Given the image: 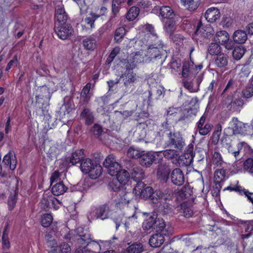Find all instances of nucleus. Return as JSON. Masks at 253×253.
Segmentation results:
<instances>
[{
	"label": "nucleus",
	"mask_w": 253,
	"mask_h": 253,
	"mask_svg": "<svg viewBox=\"0 0 253 253\" xmlns=\"http://www.w3.org/2000/svg\"><path fill=\"white\" fill-rule=\"evenodd\" d=\"M145 30L150 33L149 38L152 40V39H157V35L155 32L153 26L150 24L145 25Z\"/></svg>",
	"instance_id": "obj_63"
},
{
	"label": "nucleus",
	"mask_w": 253,
	"mask_h": 253,
	"mask_svg": "<svg viewBox=\"0 0 253 253\" xmlns=\"http://www.w3.org/2000/svg\"><path fill=\"white\" fill-rule=\"evenodd\" d=\"M202 68V64L195 65L191 59L186 61L183 63L182 66V77L184 78L192 77L197 75Z\"/></svg>",
	"instance_id": "obj_8"
},
{
	"label": "nucleus",
	"mask_w": 253,
	"mask_h": 253,
	"mask_svg": "<svg viewBox=\"0 0 253 253\" xmlns=\"http://www.w3.org/2000/svg\"><path fill=\"white\" fill-rule=\"evenodd\" d=\"M172 193L170 189H167L163 192L160 190H156L153 191V196L151 197V200L153 203L158 204L159 203L161 204L163 201L167 200Z\"/></svg>",
	"instance_id": "obj_16"
},
{
	"label": "nucleus",
	"mask_w": 253,
	"mask_h": 253,
	"mask_svg": "<svg viewBox=\"0 0 253 253\" xmlns=\"http://www.w3.org/2000/svg\"><path fill=\"white\" fill-rule=\"evenodd\" d=\"M2 247L4 250H8L10 248L8 234L6 228H5L3 231V234L2 236Z\"/></svg>",
	"instance_id": "obj_48"
},
{
	"label": "nucleus",
	"mask_w": 253,
	"mask_h": 253,
	"mask_svg": "<svg viewBox=\"0 0 253 253\" xmlns=\"http://www.w3.org/2000/svg\"><path fill=\"white\" fill-rule=\"evenodd\" d=\"M155 160V155L151 152L142 154L139 158V162L141 166L149 167Z\"/></svg>",
	"instance_id": "obj_24"
},
{
	"label": "nucleus",
	"mask_w": 253,
	"mask_h": 253,
	"mask_svg": "<svg viewBox=\"0 0 253 253\" xmlns=\"http://www.w3.org/2000/svg\"><path fill=\"white\" fill-rule=\"evenodd\" d=\"M18 196V191L15 190L14 194L12 195L10 194L8 200V205L10 210H12L15 207L17 202Z\"/></svg>",
	"instance_id": "obj_47"
},
{
	"label": "nucleus",
	"mask_w": 253,
	"mask_h": 253,
	"mask_svg": "<svg viewBox=\"0 0 253 253\" xmlns=\"http://www.w3.org/2000/svg\"><path fill=\"white\" fill-rule=\"evenodd\" d=\"M141 155L139 150L135 149L133 147L129 148L127 152V156L131 158H140Z\"/></svg>",
	"instance_id": "obj_51"
},
{
	"label": "nucleus",
	"mask_w": 253,
	"mask_h": 253,
	"mask_svg": "<svg viewBox=\"0 0 253 253\" xmlns=\"http://www.w3.org/2000/svg\"><path fill=\"white\" fill-rule=\"evenodd\" d=\"M160 15L164 19L173 18L174 14L171 8L169 6H163L160 9Z\"/></svg>",
	"instance_id": "obj_32"
},
{
	"label": "nucleus",
	"mask_w": 253,
	"mask_h": 253,
	"mask_svg": "<svg viewBox=\"0 0 253 253\" xmlns=\"http://www.w3.org/2000/svg\"><path fill=\"white\" fill-rule=\"evenodd\" d=\"M117 179L122 184H126L129 179L130 175L129 173L125 169L120 170L118 174H116Z\"/></svg>",
	"instance_id": "obj_36"
},
{
	"label": "nucleus",
	"mask_w": 253,
	"mask_h": 253,
	"mask_svg": "<svg viewBox=\"0 0 253 253\" xmlns=\"http://www.w3.org/2000/svg\"><path fill=\"white\" fill-rule=\"evenodd\" d=\"M221 51L220 45L216 42L211 43L208 48V52L211 55H219Z\"/></svg>",
	"instance_id": "obj_43"
},
{
	"label": "nucleus",
	"mask_w": 253,
	"mask_h": 253,
	"mask_svg": "<svg viewBox=\"0 0 253 253\" xmlns=\"http://www.w3.org/2000/svg\"><path fill=\"white\" fill-rule=\"evenodd\" d=\"M51 96L49 88L42 86L38 88L36 92V102L42 105L48 103Z\"/></svg>",
	"instance_id": "obj_13"
},
{
	"label": "nucleus",
	"mask_w": 253,
	"mask_h": 253,
	"mask_svg": "<svg viewBox=\"0 0 253 253\" xmlns=\"http://www.w3.org/2000/svg\"><path fill=\"white\" fill-rule=\"evenodd\" d=\"M159 208L161 210L163 211V212L165 214L171 212L172 210L171 205L166 202L163 203V204H160Z\"/></svg>",
	"instance_id": "obj_62"
},
{
	"label": "nucleus",
	"mask_w": 253,
	"mask_h": 253,
	"mask_svg": "<svg viewBox=\"0 0 253 253\" xmlns=\"http://www.w3.org/2000/svg\"><path fill=\"white\" fill-rule=\"evenodd\" d=\"M227 63L228 56L225 54H219L214 58V64L219 68L225 67Z\"/></svg>",
	"instance_id": "obj_35"
},
{
	"label": "nucleus",
	"mask_w": 253,
	"mask_h": 253,
	"mask_svg": "<svg viewBox=\"0 0 253 253\" xmlns=\"http://www.w3.org/2000/svg\"><path fill=\"white\" fill-rule=\"evenodd\" d=\"M212 163L217 167L221 166L223 163L220 154L217 152H214L212 155Z\"/></svg>",
	"instance_id": "obj_50"
},
{
	"label": "nucleus",
	"mask_w": 253,
	"mask_h": 253,
	"mask_svg": "<svg viewBox=\"0 0 253 253\" xmlns=\"http://www.w3.org/2000/svg\"><path fill=\"white\" fill-rule=\"evenodd\" d=\"M132 178L135 181L140 180L144 177L143 169L139 167H134L131 170Z\"/></svg>",
	"instance_id": "obj_34"
},
{
	"label": "nucleus",
	"mask_w": 253,
	"mask_h": 253,
	"mask_svg": "<svg viewBox=\"0 0 253 253\" xmlns=\"http://www.w3.org/2000/svg\"><path fill=\"white\" fill-rule=\"evenodd\" d=\"M153 191L152 187L145 185L139 196L143 199H151V197L153 196Z\"/></svg>",
	"instance_id": "obj_46"
},
{
	"label": "nucleus",
	"mask_w": 253,
	"mask_h": 253,
	"mask_svg": "<svg viewBox=\"0 0 253 253\" xmlns=\"http://www.w3.org/2000/svg\"><path fill=\"white\" fill-rule=\"evenodd\" d=\"M220 16L219 10L217 8L211 7L206 11L205 17L206 20L211 23L215 22Z\"/></svg>",
	"instance_id": "obj_25"
},
{
	"label": "nucleus",
	"mask_w": 253,
	"mask_h": 253,
	"mask_svg": "<svg viewBox=\"0 0 253 253\" xmlns=\"http://www.w3.org/2000/svg\"><path fill=\"white\" fill-rule=\"evenodd\" d=\"M229 36L225 31L217 32L214 37V41L221 44H224L229 42Z\"/></svg>",
	"instance_id": "obj_27"
},
{
	"label": "nucleus",
	"mask_w": 253,
	"mask_h": 253,
	"mask_svg": "<svg viewBox=\"0 0 253 253\" xmlns=\"http://www.w3.org/2000/svg\"><path fill=\"white\" fill-rule=\"evenodd\" d=\"M230 125L232 126V134H247L248 129L250 128L248 124L240 121L236 117L232 118Z\"/></svg>",
	"instance_id": "obj_11"
},
{
	"label": "nucleus",
	"mask_w": 253,
	"mask_h": 253,
	"mask_svg": "<svg viewBox=\"0 0 253 253\" xmlns=\"http://www.w3.org/2000/svg\"><path fill=\"white\" fill-rule=\"evenodd\" d=\"M121 184L118 180L112 181L109 183L108 187L111 190L118 192L117 194H119L120 191L124 189L121 188Z\"/></svg>",
	"instance_id": "obj_53"
},
{
	"label": "nucleus",
	"mask_w": 253,
	"mask_h": 253,
	"mask_svg": "<svg viewBox=\"0 0 253 253\" xmlns=\"http://www.w3.org/2000/svg\"><path fill=\"white\" fill-rule=\"evenodd\" d=\"M80 115L82 118L85 120L87 125H90L94 122V117L90 109L84 108Z\"/></svg>",
	"instance_id": "obj_31"
},
{
	"label": "nucleus",
	"mask_w": 253,
	"mask_h": 253,
	"mask_svg": "<svg viewBox=\"0 0 253 253\" xmlns=\"http://www.w3.org/2000/svg\"><path fill=\"white\" fill-rule=\"evenodd\" d=\"M245 103L244 100L240 98H233V95H228L223 100V105L229 111L231 112H236L239 113Z\"/></svg>",
	"instance_id": "obj_7"
},
{
	"label": "nucleus",
	"mask_w": 253,
	"mask_h": 253,
	"mask_svg": "<svg viewBox=\"0 0 253 253\" xmlns=\"http://www.w3.org/2000/svg\"><path fill=\"white\" fill-rule=\"evenodd\" d=\"M103 166L107 169L108 173L111 176H116L122 169L121 165L116 162L113 155H110L105 159Z\"/></svg>",
	"instance_id": "obj_9"
},
{
	"label": "nucleus",
	"mask_w": 253,
	"mask_h": 253,
	"mask_svg": "<svg viewBox=\"0 0 253 253\" xmlns=\"http://www.w3.org/2000/svg\"><path fill=\"white\" fill-rule=\"evenodd\" d=\"M110 211L109 204L105 203L98 207L91 208L87 213V218L89 221L94 219L105 220L109 217Z\"/></svg>",
	"instance_id": "obj_6"
},
{
	"label": "nucleus",
	"mask_w": 253,
	"mask_h": 253,
	"mask_svg": "<svg viewBox=\"0 0 253 253\" xmlns=\"http://www.w3.org/2000/svg\"><path fill=\"white\" fill-rule=\"evenodd\" d=\"M81 171L84 174H88L93 179L98 178L102 174V168L95 161L85 158L80 164Z\"/></svg>",
	"instance_id": "obj_2"
},
{
	"label": "nucleus",
	"mask_w": 253,
	"mask_h": 253,
	"mask_svg": "<svg viewBox=\"0 0 253 253\" xmlns=\"http://www.w3.org/2000/svg\"><path fill=\"white\" fill-rule=\"evenodd\" d=\"M53 220L52 216L49 213H45L42 216L41 224L44 227H47L50 226Z\"/></svg>",
	"instance_id": "obj_45"
},
{
	"label": "nucleus",
	"mask_w": 253,
	"mask_h": 253,
	"mask_svg": "<svg viewBox=\"0 0 253 253\" xmlns=\"http://www.w3.org/2000/svg\"><path fill=\"white\" fill-rule=\"evenodd\" d=\"M165 140V147L174 149L176 151L182 152L185 145L182 134L178 131H168Z\"/></svg>",
	"instance_id": "obj_4"
},
{
	"label": "nucleus",
	"mask_w": 253,
	"mask_h": 253,
	"mask_svg": "<svg viewBox=\"0 0 253 253\" xmlns=\"http://www.w3.org/2000/svg\"><path fill=\"white\" fill-rule=\"evenodd\" d=\"M195 34L197 36L209 39L213 35L214 31L209 24L204 26L201 21H199Z\"/></svg>",
	"instance_id": "obj_15"
},
{
	"label": "nucleus",
	"mask_w": 253,
	"mask_h": 253,
	"mask_svg": "<svg viewBox=\"0 0 253 253\" xmlns=\"http://www.w3.org/2000/svg\"><path fill=\"white\" fill-rule=\"evenodd\" d=\"M165 31L170 36L172 35L176 29V24L173 19L168 20L164 25Z\"/></svg>",
	"instance_id": "obj_40"
},
{
	"label": "nucleus",
	"mask_w": 253,
	"mask_h": 253,
	"mask_svg": "<svg viewBox=\"0 0 253 253\" xmlns=\"http://www.w3.org/2000/svg\"><path fill=\"white\" fill-rule=\"evenodd\" d=\"M238 148H244V151H245L246 153H248L251 157L250 158L253 159V150L247 143L245 142H241L239 143L238 145Z\"/></svg>",
	"instance_id": "obj_57"
},
{
	"label": "nucleus",
	"mask_w": 253,
	"mask_h": 253,
	"mask_svg": "<svg viewBox=\"0 0 253 253\" xmlns=\"http://www.w3.org/2000/svg\"><path fill=\"white\" fill-rule=\"evenodd\" d=\"M171 182L176 185L181 186L184 182V176L182 171L179 168L174 169L171 173Z\"/></svg>",
	"instance_id": "obj_20"
},
{
	"label": "nucleus",
	"mask_w": 253,
	"mask_h": 253,
	"mask_svg": "<svg viewBox=\"0 0 253 253\" xmlns=\"http://www.w3.org/2000/svg\"><path fill=\"white\" fill-rule=\"evenodd\" d=\"M67 190V187L63 182L59 181L52 186L51 191L54 195L58 196L64 193Z\"/></svg>",
	"instance_id": "obj_33"
},
{
	"label": "nucleus",
	"mask_w": 253,
	"mask_h": 253,
	"mask_svg": "<svg viewBox=\"0 0 253 253\" xmlns=\"http://www.w3.org/2000/svg\"><path fill=\"white\" fill-rule=\"evenodd\" d=\"M252 66L249 64H245L241 69V76L248 77L251 73V70Z\"/></svg>",
	"instance_id": "obj_60"
},
{
	"label": "nucleus",
	"mask_w": 253,
	"mask_h": 253,
	"mask_svg": "<svg viewBox=\"0 0 253 253\" xmlns=\"http://www.w3.org/2000/svg\"><path fill=\"white\" fill-rule=\"evenodd\" d=\"M98 18L94 13H90L88 16L85 18L82 21V26L86 27V29H92L94 27V21Z\"/></svg>",
	"instance_id": "obj_28"
},
{
	"label": "nucleus",
	"mask_w": 253,
	"mask_h": 253,
	"mask_svg": "<svg viewBox=\"0 0 253 253\" xmlns=\"http://www.w3.org/2000/svg\"><path fill=\"white\" fill-rule=\"evenodd\" d=\"M84 153L83 149L77 150L73 152L71 156L67 158L66 161L72 165L82 163L84 159Z\"/></svg>",
	"instance_id": "obj_22"
},
{
	"label": "nucleus",
	"mask_w": 253,
	"mask_h": 253,
	"mask_svg": "<svg viewBox=\"0 0 253 253\" xmlns=\"http://www.w3.org/2000/svg\"><path fill=\"white\" fill-rule=\"evenodd\" d=\"M55 32L62 40H66L74 33V29L69 24H58L55 26Z\"/></svg>",
	"instance_id": "obj_12"
},
{
	"label": "nucleus",
	"mask_w": 253,
	"mask_h": 253,
	"mask_svg": "<svg viewBox=\"0 0 253 253\" xmlns=\"http://www.w3.org/2000/svg\"><path fill=\"white\" fill-rule=\"evenodd\" d=\"M181 209L183 210V215L189 218L191 217L193 214V210L190 207L187 206L186 203H183L181 205Z\"/></svg>",
	"instance_id": "obj_55"
},
{
	"label": "nucleus",
	"mask_w": 253,
	"mask_h": 253,
	"mask_svg": "<svg viewBox=\"0 0 253 253\" xmlns=\"http://www.w3.org/2000/svg\"><path fill=\"white\" fill-rule=\"evenodd\" d=\"M2 162L6 166H9L11 170H14L16 167L17 161L13 152H9L4 156Z\"/></svg>",
	"instance_id": "obj_26"
},
{
	"label": "nucleus",
	"mask_w": 253,
	"mask_h": 253,
	"mask_svg": "<svg viewBox=\"0 0 253 253\" xmlns=\"http://www.w3.org/2000/svg\"><path fill=\"white\" fill-rule=\"evenodd\" d=\"M126 34V31L124 27H119L116 29L114 39L117 42H120L122 39Z\"/></svg>",
	"instance_id": "obj_44"
},
{
	"label": "nucleus",
	"mask_w": 253,
	"mask_h": 253,
	"mask_svg": "<svg viewBox=\"0 0 253 253\" xmlns=\"http://www.w3.org/2000/svg\"><path fill=\"white\" fill-rule=\"evenodd\" d=\"M146 56V53L143 51H138L135 53H131L128 59V64L126 65L129 69H134L137 63L142 62H149Z\"/></svg>",
	"instance_id": "obj_10"
},
{
	"label": "nucleus",
	"mask_w": 253,
	"mask_h": 253,
	"mask_svg": "<svg viewBox=\"0 0 253 253\" xmlns=\"http://www.w3.org/2000/svg\"><path fill=\"white\" fill-rule=\"evenodd\" d=\"M91 88V84L87 83L83 88L81 93V100H83L85 103L87 104L90 98V95L89 94Z\"/></svg>",
	"instance_id": "obj_37"
},
{
	"label": "nucleus",
	"mask_w": 253,
	"mask_h": 253,
	"mask_svg": "<svg viewBox=\"0 0 253 253\" xmlns=\"http://www.w3.org/2000/svg\"><path fill=\"white\" fill-rule=\"evenodd\" d=\"M84 48L87 50H94L97 46V42L94 37L89 36L83 40Z\"/></svg>",
	"instance_id": "obj_29"
},
{
	"label": "nucleus",
	"mask_w": 253,
	"mask_h": 253,
	"mask_svg": "<svg viewBox=\"0 0 253 253\" xmlns=\"http://www.w3.org/2000/svg\"><path fill=\"white\" fill-rule=\"evenodd\" d=\"M193 148L194 145L192 143L189 144L187 147L186 153H185L184 154L185 158H186L187 156L188 158H190V159L189 160V163H191L193 158Z\"/></svg>",
	"instance_id": "obj_61"
},
{
	"label": "nucleus",
	"mask_w": 253,
	"mask_h": 253,
	"mask_svg": "<svg viewBox=\"0 0 253 253\" xmlns=\"http://www.w3.org/2000/svg\"><path fill=\"white\" fill-rule=\"evenodd\" d=\"M78 238L77 241L79 243L84 245L87 243L84 247H80L77 249L78 253H99L101 250L100 245L95 241L89 242L90 234L86 230H83L82 228L77 229Z\"/></svg>",
	"instance_id": "obj_1"
},
{
	"label": "nucleus",
	"mask_w": 253,
	"mask_h": 253,
	"mask_svg": "<svg viewBox=\"0 0 253 253\" xmlns=\"http://www.w3.org/2000/svg\"><path fill=\"white\" fill-rule=\"evenodd\" d=\"M60 253H70L71 248L67 243H63L59 246Z\"/></svg>",
	"instance_id": "obj_64"
},
{
	"label": "nucleus",
	"mask_w": 253,
	"mask_h": 253,
	"mask_svg": "<svg viewBox=\"0 0 253 253\" xmlns=\"http://www.w3.org/2000/svg\"><path fill=\"white\" fill-rule=\"evenodd\" d=\"M142 228L145 231H163L167 234L169 231V225H166L163 219L157 218L156 214H153L146 219L142 223Z\"/></svg>",
	"instance_id": "obj_3"
},
{
	"label": "nucleus",
	"mask_w": 253,
	"mask_h": 253,
	"mask_svg": "<svg viewBox=\"0 0 253 253\" xmlns=\"http://www.w3.org/2000/svg\"><path fill=\"white\" fill-rule=\"evenodd\" d=\"M137 181L138 182H137L135 186L133 188V192L135 195L139 196L142 192L144 188L145 187V184L144 182L140 180Z\"/></svg>",
	"instance_id": "obj_56"
},
{
	"label": "nucleus",
	"mask_w": 253,
	"mask_h": 253,
	"mask_svg": "<svg viewBox=\"0 0 253 253\" xmlns=\"http://www.w3.org/2000/svg\"><path fill=\"white\" fill-rule=\"evenodd\" d=\"M139 8L136 6L131 7L127 12L126 16V19L132 21L134 20L138 15L139 13Z\"/></svg>",
	"instance_id": "obj_41"
},
{
	"label": "nucleus",
	"mask_w": 253,
	"mask_h": 253,
	"mask_svg": "<svg viewBox=\"0 0 253 253\" xmlns=\"http://www.w3.org/2000/svg\"><path fill=\"white\" fill-rule=\"evenodd\" d=\"M212 125L211 124H206L202 126L197 127L200 134L201 135H206L208 134L211 130Z\"/></svg>",
	"instance_id": "obj_49"
},
{
	"label": "nucleus",
	"mask_w": 253,
	"mask_h": 253,
	"mask_svg": "<svg viewBox=\"0 0 253 253\" xmlns=\"http://www.w3.org/2000/svg\"><path fill=\"white\" fill-rule=\"evenodd\" d=\"M244 168L245 169L248 171L249 172H253V159L248 158L247 159L244 163Z\"/></svg>",
	"instance_id": "obj_59"
},
{
	"label": "nucleus",
	"mask_w": 253,
	"mask_h": 253,
	"mask_svg": "<svg viewBox=\"0 0 253 253\" xmlns=\"http://www.w3.org/2000/svg\"><path fill=\"white\" fill-rule=\"evenodd\" d=\"M164 45L161 40H158V42L151 43L148 47L146 53V56L149 62L152 60H161L163 62L166 57V50L164 49Z\"/></svg>",
	"instance_id": "obj_5"
},
{
	"label": "nucleus",
	"mask_w": 253,
	"mask_h": 253,
	"mask_svg": "<svg viewBox=\"0 0 253 253\" xmlns=\"http://www.w3.org/2000/svg\"><path fill=\"white\" fill-rule=\"evenodd\" d=\"M243 96L244 98H249L253 96V84L246 86L242 91Z\"/></svg>",
	"instance_id": "obj_54"
},
{
	"label": "nucleus",
	"mask_w": 253,
	"mask_h": 253,
	"mask_svg": "<svg viewBox=\"0 0 253 253\" xmlns=\"http://www.w3.org/2000/svg\"><path fill=\"white\" fill-rule=\"evenodd\" d=\"M181 1L189 11H193L197 8V4L194 0H181Z\"/></svg>",
	"instance_id": "obj_52"
},
{
	"label": "nucleus",
	"mask_w": 253,
	"mask_h": 253,
	"mask_svg": "<svg viewBox=\"0 0 253 253\" xmlns=\"http://www.w3.org/2000/svg\"><path fill=\"white\" fill-rule=\"evenodd\" d=\"M158 233L152 235L149 239V244L153 248H158L162 246L165 240V236L169 235L172 233L171 227L169 225V231L167 234H164L163 231H157Z\"/></svg>",
	"instance_id": "obj_14"
},
{
	"label": "nucleus",
	"mask_w": 253,
	"mask_h": 253,
	"mask_svg": "<svg viewBox=\"0 0 253 253\" xmlns=\"http://www.w3.org/2000/svg\"><path fill=\"white\" fill-rule=\"evenodd\" d=\"M177 152H180L179 151H176L175 150L172 148H169V149L166 150L163 152L164 156L168 159H172L174 158L177 155Z\"/></svg>",
	"instance_id": "obj_58"
},
{
	"label": "nucleus",
	"mask_w": 253,
	"mask_h": 253,
	"mask_svg": "<svg viewBox=\"0 0 253 253\" xmlns=\"http://www.w3.org/2000/svg\"><path fill=\"white\" fill-rule=\"evenodd\" d=\"M233 39L235 42L242 44L247 41V35L245 31L238 30L234 33Z\"/></svg>",
	"instance_id": "obj_30"
},
{
	"label": "nucleus",
	"mask_w": 253,
	"mask_h": 253,
	"mask_svg": "<svg viewBox=\"0 0 253 253\" xmlns=\"http://www.w3.org/2000/svg\"><path fill=\"white\" fill-rule=\"evenodd\" d=\"M117 199H116V204L120 208L123 206L127 205L131 200L132 194L127 192L125 189L120 191L119 194H118Z\"/></svg>",
	"instance_id": "obj_18"
},
{
	"label": "nucleus",
	"mask_w": 253,
	"mask_h": 253,
	"mask_svg": "<svg viewBox=\"0 0 253 253\" xmlns=\"http://www.w3.org/2000/svg\"><path fill=\"white\" fill-rule=\"evenodd\" d=\"M226 171L221 169H217L214 173L213 181L215 184V188L219 192L222 188V183L225 179Z\"/></svg>",
	"instance_id": "obj_19"
},
{
	"label": "nucleus",
	"mask_w": 253,
	"mask_h": 253,
	"mask_svg": "<svg viewBox=\"0 0 253 253\" xmlns=\"http://www.w3.org/2000/svg\"><path fill=\"white\" fill-rule=\"evenodd\" d=\"M143 251V246L140 243H133L126 248V252L128 253H141Z\"/></svg>",
	"instance_id": "obj_38"
},
{
	"label": "nucleus",
	"mask_w": 253,
	"mask_h": 253,
	"mask_svg": "<svg viewBox=\"0 0 253 253\" xmlns=\"http://www.w3.org/2000/svg\"><path fill=\"white\" fill-rule=\"evenodd\" d=\"M45 150L48 156L51 159L56 157L59 152L55 144L47 145Z\"/></svg>",
	"instance_id": "obj_39"
},
{
	"label": "nucleus",
	"mask_w": 253,
	"mask_h": 253,
	"mask_svg": "<svg viewBox=\"0 0 253 253\" xmlns=\"http://www.w3.org/2000/svg\"><path fill=\"white\" fill-rule=\"evenodd\" d=\"M126 71L121 76L120 78H123L124 84L126 87L131 86L137 81L138 77L133 72V69H129L127 68V66H126Z\"/></svg>",
	"instance_id": "obj_17"
},
{
	"label": "nucleus",
	"mask_w": 253,
	"mask_h": 253,
	"mask_svg": "<svg viewBox=\"0 0 253 253\" xmlns=\"http://www.w3.org/2000/svg\"><path fill=\"white\" fill-rule=\"evenodd\" d=\"M170 169L166 164H161L159 165L157 174L158 178L164 182H167L169 177Z\"/></svg>",
	"instance_id": "obj_21"
},
{
	"label": "nucleus",
	"mask_w": 253,
	"mask_h": 253,
	"mask_svg": "<svg viewBox=\"0 0 253 253\" xmlns=\"http://www.w3.org/2000/svg\"><path fill=\"white\" fill-rule=\"evenodd\" d=\"M55 18L59 24H66L68 15L62 5H57L55 7Z\"/></svg>",
	"instance_id": "obj_23"
},
{
	"label": "nucleus",
	"mask_w": 253,
	"mask_h": 253,
	"mask_svg": "<svg viewBox=\"0 0 253 253\" xmlns=\"http://www.w3.org/2000/svg\"><path fill=\"white\" fill-rule=\"evenodd\" d=\"M246 50L243 46H238L236 47L232 52V55L234 59L236 60H240L244 55Z\"/></svg>",
	"instance_id": "obj_42"
}]
</instances>
